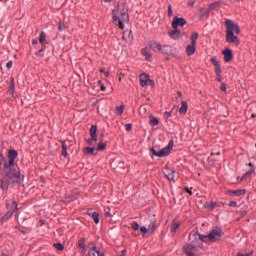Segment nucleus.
<instances>
[{
	"label": "nucleus",
	"mask_w": 256,
	"mask_h": 256,
	"mask_svg": "<svg viewBox=\"0 0 256 256\" xmlns=\"http://www.w3.org/2000/svg\"><path fill=\"white\" fill-rule=\"evenodd\" d=\"M188 5H189L190 7H193V6L195 5V1L191 0V1L188 3Z\"/></svg>",
	"instance_id": "13d9d810"
},
{
	"label": "nucleus",
	"mask_w": 256,
	"mask_h": 256,
	"mask_svg": "<svg viewBox=\"0 0 256 256\" xmlns=\"http://www.w3.org/2000/svg\"><path fill=\"white\" fill-rule=\"evenodd\" d=\"M197 39H199V33L194 32L190 36L191 44H189L186 47V53L188 57H191V55H195V52L197 51Z\"/></svg>",
	"instance_id": "423d86ee"
},
{
	"label": "nucleus",
	"mask_w": 256,
	"mask_h": 256,
	"mask_svg": "<svg viewBox=\"0 0 256 256\" xmlns=\"http://www.w3.org/2000/svg\"><path fill=\"white\" fill-rule=\"evenodd\" d=\"M85 256H95V252L90 249Z\"/></svg>",
	"instance_id": "09e8293b"
},
{
	"label": "nucleus",
	"mask_w": 256,
	"mask_h": 256,
	"mask_svg": "<svg viewBox=\"0 0 256 256\" xmlns=\"http://www.w3.org/2000/svg\"><path fill=\"white\" fill-rule=\"evenodd\" d=\"M210 62L213 66H215L216 81H218V83H221V81H223V77L221 76V64H219V61H217L216 58H211Z\"/></svg>",
	"instance_id": "1a4fd4ad"
},
{
	"label": "nucleus",
	"mask_w": 256,
	"mask_h": 256,
	"mask_svg": "<svg viewBox=\"0 0 256 256\" xmlns=\"http://www.w3.org/2000/svg\"><path fill=\"white\" fill-rule=\"evenodd\" d=\"M220 90L221 91H227V86L225 85V83H222L221 86H220Z\"/></svg>",
	"instance_id": "de8ad7c7"
},
{
	"label": "nucleus",
	"mask_w": 256,
	"mask_h": 256,
	"mask_svg": "<svg viewBox=\"0 0 256 256\" xmlns=\"http://www.w3.org/2000/svg\"><path fill=\"white\" fill-rule=\"evenodd\" d=\"M65 29H67V26L65 25V23H63V21H59L58 22V30L59 31H65Z\"/></svg>",
	"instance_id": "f704fd0d"
},
{
	"label": "nucleus",
	"mask_w": 256,
	"mask_h": 256,
	"mask_svg": "<svg viewBox=\"0 0 256 256\" xmlns=\"http://www.w3.org/2000/svg\"><path fill=\"white\" fill-rule=\"evenodd\" d=\"M186 192H188L189 195H193V192L189 190V188H185Z\"/></svg>",
	"instance_id": "bf43d9fd"
},
{
	"label": "nucleus",
	"mask_w": 256,
	"mask_h": 256,
	"mask_svg": "<svg viewBox=\"0 0 256 256\" xmlns=\"http://www.w3.org/2000/svg\"><path fill=\"white\" fill-rule=\"evenodd\" d=\"M245 190H229L226 192L227 195H235L236 197H241V195H245Z\"/></svg>",
	"instance_id": "412c9836"
},
{
	"label": "nucleus",
	"mask_w": 256,
	"mask_h": 256,
	"mask_svg": "<svg viewBox=\"0 0 256 256\" xmlns=\"http://www.w3.org/2000/svg\"><path fill=\"white\" fill-rule=\"evenodd\" d=\"M9 92L11 93V95H13L15 93V78H13V77L10 78Z\"/></svg>",
	"instance_id": "bb28decb"
},
{
	"label": "nucleus",
	"mask_w": 256,
	"mask_h": 256,
	"mask_svg": "<svg viewBox=\"0 0 256 256\" xmlns=\"http://www.w3.org/2000/svg\"><path fill=\"white\" fill-rule=\"evenodd\" d=\"M181 224L179 223V222H176V221H174L173 223H172V227H171V233H173V235H175V233H177V229H179V226H180Z\"/></svg>",
	"instance_id": "cd10ccee"
},
{
	"label": "nucleus",
	"mask_w": 256,
	"mask_h": 256,
	"mask_svg": "<svg viewBox=\"0 0 256 256\" xmlns=\"http://www.w3.org/2000/svg\"><path fill=\"white\" fill-rule=\"evenodd\" d=\"M222 55H224V61L225 63H229L233 61V51L229 48H226L222 51Z\"/></svg>",
	"instance_id": "dca6fc26"
},
{
	"label": "nucleus",
	"mask_w": 256,
	"mask_h": 256,
	"mask_svg": "<svg viewBox=\"0 0 256 256\" xmlns=\"http://www.w3.org/2000/svg\"><path fill=\"white\" fill-rule=\"evenodd\" d=\"M60 143L62 144V150H67V144L65 143V140H60Z\"/></svg>",
	"instance_id": "49530a36"
},
{
	"label": "nucleus",
	"mask_w": 256,
	"mask_h": 256,
	"mask_svg": "<svg viewBox=\"0 0 256 256\" xmlns=\"http://www.w3.org/2000/svg\"><path fill=\"white\" fill-rule=\"evenodd\" d=\"M221 237H223V232L219 227H216L215 229H213L208 235L200 234V239L202 243H215V241H219Z\"/></svg>",
	"instance_id": "20e7f679"
},
{
	"label": "nucleus",
	"mask_w": 256,
	"mask_h": 256,
	"mask_svg": "<svg viewBox=\"0 0 256 256\" xmlns=\"http://www.w3.org/2000/svg\"><path fill=\"white\" fill-rule=\"evenodd\" d=\"M226 41L227 43H234L236 47H239V44L241 43L239 37H237L235 33L228 28H226Z\"/></svg>",
	"instance_id": "6e6552de"
},
{
	"label": "nucleus",
	"mask_w": 256,
	"mask_h": 256,
	"mask_svg": "<svg viewBox=\"0 0 256 256\" xmlns=\"http://www.w3.org/2000/svg\"><path fill=\"white\" fill-rule=\"evenodd\" d=\"M187 25V20L183 17L174 16L172 21V29H179V27H185Z\"/></svg>",
	"instance_id": "9d476101"
},
{
	"label": "nucleus",
	"mask_w": 256,
	"mask_h": 256,
	"mask_svg": "<svg viewBox=\"0 0 256 256\" xmlns=\"http://www.w3.org/2000/svg\"><path fill=\"white\" fill-rule=\"evenodd\" d=\"M149 79H150L149 74L142 73L140 75V85H141V87H146L147 82L149 81Z\"/></svg>",
	"instance_id": "aec40b11"
},
{
	"label": "nucleus",
	"mask_w": 256,
	"mask_h": 256,
	"mask_svg": "<svg viewBox=\"0 0 256 256\" xmlns=\"http://www.w3.org/2000/svg\"><path fill=\"white\" fill-rule=\"evenodd\" d=\"M165 115H167V117H169L171 115V112H165Z\"/></svg>",
	"instance_id": "338daca9"
},
{
	"label": "nucleus",
	"mask_w": 256,
	"mask_h": 256,
	"mask_svg": "<svg viewBox=\"0 0 256 256\" xmlns=\"http://www.w3.org/2000/svg\"><path fill=\"white\" fill-rule=\"evenodd\" d=\"M43 51H44V49L41 48L40 50H38V51L35 53V55H37V57H43V56H44Z\"/></svg>",
	"instance_id": "37998d69"
},
{
	"label": "nucleus",
	"mask_w": 256,
	"mask_h": 256,
	"mask_svg": "<svg viewBox=\"0 0 256 256\" xmlns=\"http://www.w3.org/2000/svg\"><path fill=\"white\" fill-rule=\"evenodd\" d=\"M125 129H126V131H131V129H133V124H131V123L126 124Z\"/></svg>",
	"instance_id": "c03bdc74"
},
{
	"label": "nucleus",
	"mask_w": 256,
	"mask_h": 256,
	"mask_svg": "<svg viewBox=\"0 0 256 256\" xmlns=\"http://www.w3.org/2000/svg\"><path fill=\"white\" fill-rule=\"evenodd\" d=\"M209 9H204V8H201L200 9V19H203V17H209Z\"/></svg>",
	"instance_id": "c85d7f7f"
},
{
	"label": "nucleus",
	"mask_w": 256,
	"mask_h": 256,
	"mask_svg": "<svg viewBox=\"0 0 256 256\" xmlns=\"http://www.w3.org/2000/svg\"><path fill=\"white\" fill-rule=\"evenodd\" d=\"M215 207H217V202H212L207 206V208L210 209L211 211H213Z\"/></svg>",
	"instance_id": "ea45409f"
},
{
	"label": "nucleus",
	"mask_w": 256,
	"mask_h": 256,
	"mask_svg": "<svg viewBox=\"0 0 256 256\" xmlns=\"http://www.w3.org/2000/svg\"><path fill=\"white\" fill-rule=\"evenodd\" d=\"M142 55L146 57V61H149L153 56L151 55V52L147 48H143L141 50Z\"/></svg>",
	"instance_id": "5701e85b"
},
{
	"label": "nucleus",
	"mask_w": 256,
	"mask_h": 256,
	"mask_svg": "<svg viewBox=\"0 0 256 256\" xmlns=\"http://www.w3.org/2000/svg\"><path fill=\"white\" fill-rule=\"evenodd\" d=\"M169 37H171V39L177 40L181 38V31L179 29H174L170 32H168Z\"/></svg>",
	"instance_id": "6ab92c4d"
},
{
	"label": "nucleus",
	"mask_w": 256,
	"mask_h": 256,
	"mask_svg": "<svg viewBox=\"0 0 256 256\" xmlns=\"http://www.w3.org/2000/svg\"><path fill=\"white\" fill-rule=\"evenodd\" d=\"M18 209H19L18 205L14 201L12 203V207L10 208V210L1 218V221L2 222L9 221V219H11V217H13V213H15V211H17Z\"/></svg>",
	"instance_id": "f8f14e48"
},
{
	"label": "nucleus",
	"mask_w": 256,
	"mask_h": 256,
	"mask_svg": "<svg viewBox=\"0 0 256 256\" xmlns=\"http://www.w3.org/2000/svg\"><path fill=\"white\" fill-rule=\"evenodd\" d=\"M225 27L226 29H229L230 31H234L236 35H239L241 33V29H239V25L235 24L232 20H226L225 21Z\"/></svg>",
	"instance_id": "9b49d317"
},
{
	"label": "nucleus",
	"mask_w": 256,
	"mask_h": 256,
	"mask_svg": "<svg viewBox=\"0 0 256 256\" xmlns=\"http://www.w3.org/2000/svg\"><path fill=\"white\" fill-rule=\"evenodd\" d=\"M163 173L168 181H173V179H175V170L173 168L166 167L164 168Z\"/></svg>",
	"instance_id": "2eb2a0df"
},
{
	"label": "nucleus",
	"mask_w": 256,
	"mask_h": 256,
	"mask_svg": "<svg viewBox=\"0 0 256 256\" xmlns=\"http://www.w3.org/2000/svg\"><path fill=\"white\" fill-rule=\"evenodd\" d=\"M150 125L154 127V125H159V119L155 118V116H150Z\"/></svg>",
	"instance_id": "473e14b6"
},
{
	"label": "nucleus",
	"mask_w": 256,
	"mask_h": 256,
	"mask_svg": "<svg viewBox=\"0 0 256 256\" xmlns=\"http://www.w3.org/2000/svg\"><path fill=\"white\" fill-rule=\"evenodd\" d=\"M91 138L87 140L88 145H93V141H97V125H92L90 128Z\"/></svg>",
	"instance_id": "ddd939ff"
},
{
	"label": "nucleus",
	"mask_w": 256,
	"mask_h": 256,
	"mask_svg": "<svg viewBox=\"0 0 256 256\" xmlns=\"http://www.w3.org/2000/svg\"><path fill=\"white\" fill-rule=\"evenodd\" d=\"M32 45H37V40H32Z\"/></svg>",
	"instance_id": "69168bd1"
},
{
	"label": "nucleus",
	"mask_w": 256,
	"mask_h": 256,
	"mask_svg": "<svg viewBox=\"0 0 256 256\" xmlns=\"http://www.w3.org/2000/svg\"><path fill=\"white\" fill-rule=\"evenodd\" d=\"M45 39H46L45 32H41V33H40V37H39V42H40V43H44V42H45Z\"/></svg>",
	"instance_id": "58836bf2"
},
{
	"label": "nucleus",
	"mask_w": 256,
	"mask_h": 256,
	"mask_svg": "<svg viewBox=\"0 0 256 256\" xmlns=\"http://www.w3.org/2000/svg\"><path fill=\"white\" fill-rule=\"evenodd\" d=\"M105 85H103V84H101V86H100V91H105Z\"/></svg>",
	"instance_id": "052dcab7"
},
{
	"label": "nucleus",
	"mask_w": 256,
	"mask_h": 256,
	"mask_svg": "<svg viewBox=\"0 0 256 256\" xmlns=\"http://www.w3.org/2000/svg\"><path fill=\"white\" fill-rule=\"evenodd\" d=\"M62 157H67V150H62V153H61Z\"/></svg>",
	"instance_id": "5fc2aeb1"
},
{
	"label": "nucleus",
	"mask_w": 256,
	"mask_h": 256,
	"mask_svg": "<svg viewBox=\"0 0 256 256\" xmlns=\"http://www.w3.org/2000/svg\"><path fill=\"white\" fill-rule=\"evenodd\" d=\"M177 95H178V97H183V94L181 93V91H178Z\"/></svg>",
	"instance_id": "680f3d73"
},
{
	"label": "nucleus",
	"mask_w": 256,
	"mask_h": 256,
	"mask_svg": "<svg viewBox=\"0 0 256 256\" xmlns=\"http://www.w3.org/2000/svg\"><path fill=\"white\" fill-rule=\"evenodd\" d=\"M103 137H105V134H104V133H101V134H100V141H101V139L103 140Z\"/></svg>",
	"instance_id": "e2e57ef3"
},
{
	"label": "nucleus",
	"mask_w": 256,
	"mask_h": 256,
	"mask_svg": "<svg viewBox=\"0 0 256 256\" xmlns=\"http://www.w3.org/2000/svg\"><path fill=\"white\" fill-rule=\"evenodd\" d=\"M126 255H127V249L122 250V252H121V255H120V256H126Z\"/></svg>",
	"instance_id": "4d7b16f0"
},
{
	"label": "nucleus",
	"mask_w": 256,
	"mask_h": 256,
	"mask_svg": "<svg viewBox=\"0 0 256 256\" xmlns=\"http://www.w3.org/2000/svg\"><path fill=\"white\" fill-rule=\"evenodd\" d=\"M112 23L119 27V29H125V25L123 23H129V13L127 12V9L123 8L120 11V17H119V4L115 7V9L112 10Z\"/></svg>",
	"instance_id": "7ed1b4c3"
},
{
	"label": "nucleus",
	"mask_w": 256,
	"mask_h": 256,
	"mask_svg": "<svg viewBox=\"0 0 256 256\" xmlns=\"http://www.w3.org/2000/svg\"><path fill=\"white\" fill-rule=\"evenodd\" d=\"M132 229H134V231H139V223L133 222L132 223Z\"/></svg>",
	"instance_id": "a19ab883"
},
{
	"label": "nucleus",
	"mask_w": 256,
	"mask_h": 256,
	"mask_svg": "<svg viewBox=\"0 0 256 256\" xmlns=\"http://www.w3.org/2000/svg\"><path fill=\"white\" fill-rule=\"evenodd\" d=\"M82 251H81V254L82 255H85L87 253V246H84V248H80Z\"/></svg>",
	"instance_id": "603ef678"
},
{
	"label": "nucleus",
	"mask_w": 256,
	"mask_h": 256,
	"mask_svg": "<svg viewBox=\"0 0 256 256\" xmlns=\"http://www.w3.org/2000/svg\"><path fill=\"white\" fill-rule=\"evenodd\" d=\"M123 111H125V105H120L115 108L116 115H123Z\"/></svg>",
	"instance_id": "7c9ffc66"
},
{
	"label": "nucleus",
	"mask_w": 256,
	"mask_h": 256,
	"mask_svg": "<svg viewBox=\"0 0 256 256\" xmlns=\"http://www.w3.org/2000/svg\"><path fill=\"white\" fill-rule=\"evenodd\" d=\"M106 147H107V144H105L103 142V139H101L97 145V151H105Z\"/></svg>",
	"instance_id": "c756f323"
},
{
	"label": "nucleus",
	"mask_w": 256,
	"mask_h": 256,
	"mask_svg": "<svg viewBox=\"0 0 256 256\" xmlns=\"http://www.w3.org/2000/svg\"><path fill=\"white\" fill-rule=\"evenodd\" d=\"M53 247H55V249H57L58 251H63V249H65V246L61 243H54Z\"/></svg>",
	"instance_id": "e433bc0d"
},
{
	"label": "nucleus",
	"mask_w": 256,
	"mask_h": 256,
	"mask_svg": "<svg viewBox=\"0 0 256 256\" xmlns=\"http://www.w3.org/2000/svg\"><path fill=\"white\" fill-rule=\"evenodd\" d=\"M238 256H250L249 254H241V253H238Z\"/></svg>",
	"instance_id": "0e129e2a"
},
{
	"label": "nucleus",
	"mask_w": 256,
	"mask_h": 256,
	"mask_svg": "<svg viewBox=\"0 0 256 256\" xmlns=\"http://www.w3.org/2000/svg\"><path fill=\"white\" fill-rule=\"evenodd\" d=\"M105 77H109V72H105Z\"/></svg>",
	"instance_id": "774afa93"
},
{
	"label": "nucleus",
	"mask_w": 256,
	"mask_h": 256,
	"mask_svg": "<svg viewBox=\"0 0 256 256\" xmlns=\"http://www.w3.org/2000/svg\"><path fill=\"white\" fill-rule=\"evenodd\" d=\"M229 207H237V202L236 201H231L229 203Z\"/></svg>",
	"instance_id": "3c124183"
},
{
	"label": "nucleus",
	"mask_w": 256,
	"mask_h": 256,
	"mask_svg": "<svg viewBox=\"0 0 256 256\" xmlns=\"http://www.w3.org/2000/svg\"><path fill=\"white\" fill-rule=\"evenodd\" d=\"M17 221L20 225H27V218H25V215L23 214L18 215Z\"/></svg>",
	"instance_id": "393cba45"
},
{
	"label": "nucleus",
	"mask_w": 256,
	"mask_h": 256,
	"mask_svg": "<svg viewBox=\"0 0 256 256\" xmlns=\"http://www.w3.org/2000/svg\"><path fill=\"white\" fill-rule=\"evenodd\" d=\"M147 85H150V87H155V81L151 80V78L148 79Z\"/></svg>",
	"instance_id": "a18cd8bd"
},
{
	"label": "nucleus",
	"mask_w": 256,
	"mask_h": 256,
	"mask_svg": "<svg viewBox=\"0 0 256 256\" xmlns=\"http://www.w3.org/2000/svg\"><path fill=\"white\" fill-rule=\"evenodd\" d=\"M111 165L113 169H115L116 171H121V169H125V167H123L124 165L123 161L113 160Z\"/></svg>",
	"instance_id": "a211bd4d"
},
{
	"label": "nucleus",
	"mask_w": 256,
	"mask_h": 256,
	"mask_svg": "<svg viewBox=\"0 0 256 256\" xmlns=\"http://www.w3.org/2000/svg\"><path fill=\"white\" fill-rule=\"evenodd\" d=\"M219 7H221V5L219 4V2L216 3H212L209 6L210 11H214L215 9H219Z\"/></svg>",
	"instance_id": "c9c22d12"
},
{
	"label": "nucleus",
	"mask_w": 256,
	"mask_h": 256,
	"mask_svg": "<svg viewBox=\"0 0 256 256\" xmlns=\"http://www.w3.org/2000/svg\"><path fill=\"white\" fill-rule=\"evenodd\" d=\"M148 46L150 49H152V51H155V53H161L162 46L159 42L150 40L148 42Z\"/></svg>",
	"instance_id": "4468645a"
},
{
	"label": "nucleus",
	"mask_w": 256,
	"mask_h": 256,
	"mask_svg": "<svg viewBox=\"0 0 256 256\" xmlns=\"http://www.w3.org/2000/svg\"><path fill=\"white\" fill-rule=\"evenodd\" d=\"M6 67L7 69H11V67H13V61H9L7 64H6Z\"/></svg>",
	"instance_id": "8fccbe9b"
},
{
	"label": "nucleus",
	"mask_w": 256,
	"mask_h": 256,
	"mask_svg": "<svg viewBox=\"0 0 256 256\" xmlns=\"http://www.w3.org/2000/svg\"><path fill=\"white\" fill-rule=\"evenodd\" d=\"M203 245L201 240V234L199 232H193L189 235V242L182 247V251L186 256H195L199 251V247Z\"/></svg>",
	"instance_id": "f03ea898"
},
{
	"label": "nucleus",
	"mask_w": 256,
	"mask_h": 256,
	"mask_svg": "<svg viewBox=\"0 0 256 256\" xmlns=\"http://www.w3.org/2000/svg\"><path fill=\"white\" fill-rule=\"evenodd\" d=\"M18 153L16 150H9L8 152V159H14L17 157Z\"/></svg>",
	"instance_id": "2f4dec72"
},
{
	"label": "nucleus",
	"mask_w": 256,
	"mask_h": 256,
	"mask_svg": "<svg viewBox=\"0 0 256 256\" xmlns=\"http://www.w3.org/2000/svg\"><path fill=\"white\" fill-rule=\"evenodd\" d=\"M90 250L93 251L94 253H97V251H99L97 250V245H94Z\"/></svg>",
	"instance_id": "864d4df0"
},
{
	"label": "nucleus",
	"mask_w": 256,
	"mask_h": 256,
	"mask_svg": "<svg viewBox=\"0 0 256 256\" xmlns=\"http://www.w3.org/2000/svg\"><path fill=\"white\" fill-rule=\"evenodd\" d=\"M253 173H255V169H251L249 171H247L241 178L240 181H246L248 179V177H251V175H253Z\"/></svg>",
	"instance_id": "b1692460"
},
{
	"label": "nucleus",
	"mask_w": 256,
	"mask_h": 256,
	"mask_svg": "<svg viewBox=\"0 0 256 256\" xmlns=\"http://www.w3.org/2000/svg\"><path fill=\"white\" fill-rule=\"evenodd\" d=\"M4 167L6 174L1 178V190L7 191L9 187L15 185H18V189L24 187L23 181H25V175H21L19 169L15 168V160L9 159L8 162L4 163Z\"/></svg>",
	"instance_id": "f257e3e1"
},
{
	"label": "nucleus",
	"mask_w": 256,
	"mask_h": 256,
	"mask_svg": "<svg viewBox=\"0 0 256 256\" xmlns=\"http://www.w3.org/2000/svg\"><path fill=\"white\" fill-rule=\"evenodd\" d=\"M78 247H79V249H84V247H87V245L85 244V238H80L79 239Z\"/></svg>",
	"instance_id": "72a5a7b5"
},
{
	"label": "nucleus",
	"mask_w": 256,
	"mask_h": 256,
	"mask_svg": "<svg viewBox=\"0 0 256 256\" xmlns=\"http://www.w3.org/2000/svg\"><path fill=\"white\" fill-rule=\"evenodd\" d=\"M160 53H162L163 55H173V46L171 45L162 46Z\"/></svg>",
	"instance_id": "f3484780"
},
{
	"label": "nucleus",
	"mask_w": 256,
	"mask_h": 256,
	"mask_svg": "<svg viewBox=\"0 0 256 256\" xmlns=\"http://www.w3.org/2000/svg\"><path fill=\"white\" fill-rule=\"evenodd\" d=\"M83 154L84 155H97L96 153H95V147H85L84 149H83Z\"/></svg>",
	"instance_id": "4be33fe9"
},
{
	"label": "nucleus",
	"mask_w": 256,
	"mask_h": 256,
	"mask_svg": "<svg viewBox=\"0 0 256 256\" xmlns=\"http://www.w3.org/2000/svg\"><path fill=\"white\" fill-rule=\"evenodd\" d=\"M145 224L148 225V229L145 226H142L140 228L141 233L144 235L148 233V231H151L152 233H155V225H157V218H155V214L152 216H148V218L145 219Z\"/></svg>",
	"instance_id": "39448f33"
},
{
	"label": "nucleus",
	"mask_w": 256,
	"mask_h": 256,
	"mask_svg": "<svg viewBox=\"0 0 256 256\" xmlns=\"http://www.w3.org/2000/svg\"><path fill=\"white\" fill-rule=\"evenodd\" d=\"M105 217H113V215H111V212H110V211H106V212H105Z\"/></svg>",
	"instance_id": "6e6d98bb"
},
{
	"label": "nucleus",
	"mask_w": 256,
	"mask_h": 256,
	"mask_svg": "<svg viewBox=\"0 0 256 256\" xmlns=\"http://www.w3.org/2000/svg\"><path fill=\"white\" fill-rule=\"evenodd\" d=\"M92 218L94 220V223H96V225L99 224V213L93 212Z\"/></svg>",
	"instance_id": "4c0bfd02"
},
{
	"label": "nucleus",
	"mask_w": 256,
	"mask_h": 256,
	"mask_svg": "<svg viewBox=\"0 0 256 256\" xmlns=\"http://www.w3.org/2000/svg\"><path fill=\"white\" fill-rule=\"evenodd\" d=\"M171 149H173V140H170L168 145L163 148L160 152H157L155 148H151L150 151L152 152V155L155 157H167L169 153H171Z\"/></svg>",
	"instance_id": "0eeeda50"
},
{
	"label": "nucleus",
	"mask_w": 256,
	"mask_h": 256,
	"mask_svg": "<svg viewBox=\"0 0 256 256\" xmlns=\"http://www.w3.org/2000/svg\"><path fill=\"white\" fill-rule=\"evenodd\" d=\"M181 108L179 109V113L181 114V115H185V113H187V109H188V106H187V102H185V101H182L181 102Z\"/></svg>",
	"instance_id": "a878e982"
},
{
	"label": "nucleus",
	"mask_w": 256,
	"mask_h": 256,
	"mask_svg": "<svg viewBox=\"0 0 256 256\" xmlns=\"http://www.w3.org/2000/svg\"><path fill=\"white\" fill-rule=\"evenodd\" d=\"M168 17H173V8L171 5L168 6Z\"/></svg>",
	"instance_id": "79ce46f5"
}]
</instances>
